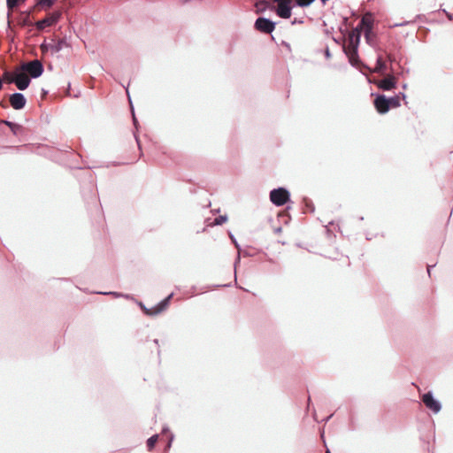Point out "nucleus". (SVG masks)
<instances>
[{"label":"nucleus","instance_id":"f257e3e1","mask_svg":"<svg viewBox=\"0 0 453 453\" xmlns=\"http://www.w3.org/2000/svg\"><path fill=\"white\" fill-rule=\"evenodd\" d=\"M361 38L359 35H354L351 33H348L347 37H345V42L343 43V52L349 59V63L356 68H358L360 65L365 67V69L370 70V68L362 64L359 56H358V47L360 44Z\"/></svg>","mask_w":453,"mask_h":453},{"label":"nucleus","instance_id":"f03ea898","mask_svg":"<svg viewBox=\"0 0 453 453\" xmlns=\"http://www.w3.org/2000/svg\"><path fill=\"white\" fill-rule=\"evenodd\" d=\"M361 25L365 27L364 35L365 42L368 45L374 44L375 35L373 34L374 18L373 14L370 12H365L361 18Z\"/></svg>","mask_w":453,"mask_h":453},{"label":"nucleus","instance_id":"7ed1b4c3","mask_svg":"<svg viewBox=\"0 0 453 453\" xmlns=\"http://www.w3.org/2000/svg\"><path fill=\"white\" fill-rule=\"evenodd\" d=\"M19 68L20 71L27 73L31 79L39 78L44 71L42 63L38 59L23 62L20 64Z\"/></svg>","mask_w":453,"mask_h":453},{"label":"nucleus","instance_id":"20e7f679","mask_svg":"<svg viewBox=\"0 0 453 453\" xmlns=\"http://www.w3.org/2000/svg\"><path fill=\"white\" fill-rule=\"evenodd\" d=\"M290 198V193L285 188H274L270 192V200L276 206L284 205Z\"/></svg>","mask_w":453,"mask_h":453},{"label":"nucleus","instance_id":"39448f33","mask_svg":"<svg viewBox=\"0 0 453 453\" xmlns=\"http://www.w3.org/2000/svg\"><path fill=\"white\" fill-rule=\"evenodd\" d=\"M62 16L61 11H54L48 14L44 19H42L35 23L37 30L42 31L47 27L56 25Z\"/></svg>","mask_w":453,"mask_h":453},{"label":"nucleus","instance_id":"423d86ee","mask_svg":"<svg viewBox=\"0 0 453 453\" xmlns=\"http://www.w3.org/2000/svg\"><path fill=\"white\" fill-rule=\"evenodd\" d=\"M12 82L15 84L19 90H25L28 88L31 82V78L18 67L13 72V79L12 80Z\"/></svg>","mask_w":453,"mask_h":453},{"label":"nucleus","instance_id":"0eeeda50","mask_svg":"<svg viewBox=\"0 0 453 453\" xmlns=\"http://www.w3.org/2000/svg\"><path fill=\"white\" fill-rule=\"evenodd\" d=\"M369 82L375 84L383 91H390L396 87V79L393 74H389L381 80H369Z\"/></svg>","mask_w":453,"mask_h":453},{"label":"nucleus","instance_id":"6e6552de","mask_svg":"<svg viewBox=\"0 0 453 453\" xmlns=\"http://www.w3.org/2000/svg\"><path fill=\"white\" fill-rule=\"evenodd\" d=\"M275 22L267 18L258 17L255 21L254 27L261 33L271 34L275 28Z\"/></svg>","mask_w":453,"mask_h":453},{"label":"nucleus","instance_id":"1a4fd4ad","mask_svg":"<svg viewBox=\"0 0 453 453\" xmlns=\"http://www.w3.org/2000/svg\"><path fill=\"white\" fill-rule=\"evenodd\" d=\"M422 402L427 409L435 414L441 410V403L434 397L432 392L425 393L422 396Z\"/></svg>","mask_w":453,"mask_h":453},{"label":"nucleus","instance_id":"9d476101","mask_svg":"<svg viewBox=\"0 0 453 453\" xmlns=\"http://www.w3.org/2000/svg\"><path fill=\"white\" fill-rule=\"evenodd\" d=\"M278 4L276 13L282 19H289L291 17V0H273Z\"/></svg>","mask_w":453,"mask_h":453},{"label":"nucleus","instance_id":"9b49d317","mask_svg":"<svg viewBox=\"0 0 453 453\" xmlns=\"http://www.w3.org/2000/svg\"><path fill=\"white\" fill-rule=\"evenodd\" d=\"M10 104L15 110H21L27 104V99L22 93L16 92L10 96Z\"/></svg>","mask_w":453,"mask_h":453},{"label":"nucleus","instance_id":"f8f14e48","mask_svg":"<svg viewBox=\"0 0 453 453\" xmlns=\"http://www.w3.org/2000/svg\"><path fill=\"white\" fill-rule=\"evenodd\" d=\"M173 296V293H171L168 296H166L164 300H162L160 303H158L155 307L152 309H145L147 315H157L166 309V307L169 304L170 300L172 299Z\"/></svg>","mask_w":453,"mask_h":453},{"label":"nucleus","instance_id":"ddd939ff","mask_svg":"<svg viewBox=\"0 0 453 453\" xmlns=\"http://www.w3.org/2000/svg\"><path fill=\"white\" fill-rule=\"evenodd\" d=\"M374 106L377 111L380 114H385L388 111V104L387 103V96L385 95H377L374 99Z\"/></svg>","mask_w":453,"mask_h":453},{"label":"nucleus","instance_id":"4468645a","mask_svg":"<svg viewBox=\"0 0 453 453\" xmlns=\"http://www.w3.org/2000/svg\"><path fill=\"white\" fill-rule=\"evenodd\" d=\"M403 97V99L406 97L404 93H400L399 95H396L395 96L387 97V103L388 104V111L391 108H397L401 105L400 104V98Z\"/></svg>","mask_w":453,"mask_h":453},{"label":"nucleus","instance_id":"2eb2a0df","mask_svg":"<svg viewBox=\"0 0 453 453\" xmlns=\"http://www.w3.org/2000/svg\"><path fill=\"white\" fill-rule=\"evenodd\" d=\"M388 69H389V67H388L387 64L382 59V57L378 56L376 60V66L373 69V72L384 74Z\"/></svg>","mask_w":453,"mask_h":453},{"label":"nucleus","instance_id":"dca6fc26","mask_svg":"<svg viewBox=\"0 0 453 453\" xmlns=\"http://www.w3.org/2000/svg\"><path fill=\"white\" fill-rule=\"evenodd\" d=\"M1 123L7 126L14 135H17L22 129L21 125L12 122L10 120L4 119L1 121Z\"/></svg>","mask_w":453,"mask_h":453},{"label":"nucleus","instance_id":"f3484780","mask_svg":"<svg viewBox=\"0 0 453 453\" xmlns=\"http://www.w3.org/2000/svg\"><path fill=\"white\" fill-rule=\"evenodd\" d=\"M58 0H37L35 6L42 9H49L54 5Z\"/></svg>","mask_w":453,"mask_h":453},{"label":"nucleus","instance_id":"a211bd4d","mask_svg":"<svg viewBox=\"0 0 453 453\" xmlns=\"http://www.w3.org/2000/svg\"><path fill=\"white\" fill-rule=\"evenodd\" d=\"M230 236V239L232 241V242L234 243V247L237 249L238 250V255H237V257L234 261V267H236L237 264L240 262L241 260V256H240V252H241V246L240 244L237 242V240L235 239L234 235L230 234H229Z\"/></svg>","mask_w":453,"mask_h":453},{"label":"nucleus","instance_id":"6ab92c4d","mask_svg":"<svg viewBox=\"0 0 453 453\" xmlns=\"http://www.w3.org/2000/svg\"><path fill=\"white\" fill-rule=\"evenodd\" d=\"M65 44V41L64 39H60L56 43L50 45V50L53 53H58L63 49Z\"/></svg>","mask_w":453,"mask_h":453},{"label":"nucleus","instance_id":"aec40b11","mask_svg":"<svg viewBox=\"0 0 453 453\" xmlns=\"http://www.w3.org/2000/svg\"><path fill=\"white\" fill-rule=\"evenodd\" d=\"M25 1L26 0H6V5L9 11H12Z\"/></svg>","mask_w":453,"mask_h":453},{"label":"nucleus","instance_id":"412c9836","mask_svg":"<svg viewBox=\"0 0 453 453\" xmlns=\"http://www.w3.org/2000/svg\"><path fill=\"white\" fill-rule=\"evenodd\" d=\"M157 439H158V435L154 434L147 440V447H148L149 450H151L155 447V445L157 441Z\"/></svg>","mask_w":453,"mask_h":453},{"label":"nucleus","instance_id":"4be33fe9","mask_svg":"<svg viewBox=\"0 0 453 453\" xmlns=\"http://www.w3.org/2000/svg\"><path fill=\"white\" fill-rule=\"evenodd\" d=\"M315 0H294L295 5L299 7H308L310 6Z\"/></svg>","mask_w":453,"mask_h":453},{"label":"nucleus","instance_id":"5701e85b","mask_svg":"<svg viewBox=\"0 0 453 453\" xmlns=\"http://www.w3.org/2000/svg\"><path fill=\"white\" fill-rule=\"evenodd\" d=\"M364 28H365V27L363 25H361V21H360L359 24L356 27H354L351 31H349V33H351L357 36L359 35V38H361V34L364 31Z\"/></svg>","mask_w":453,"mask_h":453},{"label":"nucleus","instance_id":"b1692460","mask_svg":"<svg viewBox=\"0 0 453 453\" xmlns=\"http://www.w3.org/2000/svg\"><path fill=\"white\" fill-rule=\"evenodd\" d=\"M99 294H102V295H111V296H113L115 297H125L127 299L130 298L129 295H125V294L119 293V292H100Z\"/></svg>","mask_w":453,"mask_h":453},{"label":"nucleus","instance_id":"393cba45","mask_svg":"<svg viewBox=\"0 0 453 453\" xmlns=\"http://www.w3.org/2000/svg\"><path fill=\"white\" fill-rule=\"evenodd\" d=\"M226 220H227V216L226 215H220V216L215 218L214 225L215 226L222 225L223 223L226 222Z\"/></svg>","mask_w":453,"mask_h":453},{"label":"nucleus","instance_id":"a878e982","mask_svg":"<svg viewBox=\"0 0 453 453\" xmlns=\"http://www.w3.org/2000/svg\"><path fill=\"white\" fill-rule=\"evenodd\" d=\"M333 40H334V42L336 44L342 45V48L343 49V43L345 42V36H343V37H342V38H335V37H333Z\"/></svg>","mask_w":453,"mask_h":453},{"label":"nucleus","instance_id":"bb28decb","mask_svg":"<svg viewBox=\"0 0 453 453\" xmlns=\"http://www.w3.org/2000/svg\"><path fill=\"white\" fill-rule=\"evenodd\" d=\"M387 58H388V60L390 62L389 70H390L391 72H393V66H392V64L395 61V57H394L392 54H390V53L387 55Z\"/></svg>","mask_w":453,"mask_h":453},{"label":"nucleus","instance_id":"cd10ccee","mask_svg":"<svg viewBox=\"0 0 453 453\" xmlns=\"http://www.w3.org/2000/svg\"><path fill=\"white\" fill-rule=\"evenodd\" d=\"M131 109H132V115H133V122H134V127H137L138 121L134 115V107L132 105H131Z\"/></svg>","mask_w":453,"mask_h":453},{"label":"nucleus","instance_id":"c85d7f7f","mask_svg":"<svg viewBox=\"0 0 453 453\" xmlns=\"http://www.w3.org/2000/svg\"><path fill=\"white\" fill-rule=\"evenodd\" d=\"M325 57L327 59L331 58V57H332L330 50H329L328 47H326V50H325Z\"/></svg>","mask_w":453,"mask_h":453},{"label":"nucleus","instance_id":"c756f323","mask_svg":"<svg viewBox=\"0 0 453 453\" xmlns=\"http://www.w3.org/2000/svg\"><path fill=\"white\" fill-rule=\"evenodd\" d=\"M50 45L51 44H47L45 42H43L42 45H41V49L42 51H45L47 50L48 49H50Z\"/></svg>","mask_w":453,"mask_h":453},{"label":"nucleus","instance_id":"7c9ffc66","mask_svg":"<svg viewBox=\"0 0 453 453\" xmlns=\"http://www.w3.org/2000/svg\"><path fill=\"white\" fill-rule=\"evenodd\" d=\"M297 23H303V20L297 19H294V20L292 21V24H297Z\"/></svg>","mask_w":453,"mask_h":453},{"label":"nucleus","instance_id":"2f4dec72","mask_svg":"<svg viewBox=\"0 0 453 453\" xmlns=\"http://www.w3.org/2000/svg\"><path fill=\"white\" fill-rule=\"evenodd\" d=\"M304 203L307 207L310 206V203H311V200H309L308 198H304Z\"/></svg>","mask_w":453,"mask_h":453},{"label":"nucleus","instance_id":"473e14b6","mask_svg":"<svg viewBox=\"0 0 453 453\" xmlns=\"http://www.w3.org/2000/svg\"><path fill=\"white\" fill-rule=\"evenodd\" d=\"M434 265H427V273L428 275L430 276V273H431V268L434 267Z\"/></svg>","mask_w":453,"mask_h":453},{"label":"nucleus","instance_id":"72a5a7b5","mask_svg":"<svg viewBox=\"0 0 453 453\" xmlns=\"http://www.w3.org/2000/svg\"><path fill=\"white\" fill-rule=\"evenodd\" d=\"M173 439V435L172 434V435H171V438H170V441H169V442H168V444H167V447H168V448H170V447H171V444H172Z\"/></svg>","mask_w":453,"mask_h":453},{"label":"nucleus","instance_id":"f704fd0d","mask_svg":"<svg viewBox=\"0 0 453 453\" xmlns=\"http://www.w3.org/2000/svg\"><path fill=\"white\" fill-rule=\"evenodd\" d=\"M139 305L144 311V312L146 313V310L145 309H147V308L144 306V304L142 303H140Z\"/></svg>","mask_w":453,"mask_h":453},{"label":"nucleus","instance_id":"c9c22d12","mask_svg":"<svg viewBox=\"0 0 453 453\" xmlns=\"http://www.w3.org/2000/svg\"><path fill=\"white\" fill-rule=\"evenodd\" d=\"M408 24V22H404V23H400V24H395V27H402V26H404Z\"/></svg>","mask_w":453,"mask_h":453},{"label":"nucleus","instance_id":"e433bc0d","mask_svg":"<svg viewBox=\"0 0 453 453\" xmlns=\"http://www.w3.org/2000/svg\"><path fill=\"white\" fill-rule=\"evenodd\" d=\"M340 31H341V33H342V34H343L344 35H345V34H346V32H347L346 30H342V28L340 29Z\"/></svg>","mask_w":453,"mask_h":453},{"label":"nucleus","instance_id":"4c0bfd02","mask_svg":"<svg viewBox=\"0 0 453 453\" xmlns=\"http://www.w3.org/2000/svg\"><path fill=\"white\" fill-rule=\"evenodd\" d=\"M3 88V81L0 79V90L2 89Z\"/></svg>","mask_w":453,"mask_h":453},{"label":"nucleus","instance_id":"58836bf2","mask_svg":"<svg viewBox=\"0 0 453 453\" xmlns=\"http://www.w3.org/2000/svg\"><path fill=\"white\" fill-rule=\"evenodd\" d=\"M135 139H136V142L138 143V146L140 147V142H139V140L138 138L135 136Z\"/></svg>","mask_w":453,"mask_h":453},{"label":"nucleus","instance_id":"ea45409f","mask_svg":"<svg viewBox=\"0 0 453 453\" xmlns=\"http://www.w3.org/2000/svg\"><path fill=\"white\" fill-rule=\"evenodd\" d=\"M154 342H155L156 344H158V340H157V339H155V340H154Z\"/></svg>","mask_w":453,"mask_h":453},{"label":"nucleus","instance_id":"a19ab883","mask_svg":"<svg viewBox=\"0 0 453 453\" xmlns=\"http://www.w3.org/2000/svg\"><path fill=\"white\" fill-rule=\"evenodd\" d=\"M310 403H311V398L309 397L308 398V406L310 405Z\"/></svg>","mask_w":453,"mask_h":453},{"label":"nucleus","instance_id":"79ce46f5","mask_svg":"<svg viewBox=\"0 0 453 453\" xmlns=\"http://www.w3.org/2000/svg\"><path fill=\"white\" fill-rule=\"evenodd\" d=\"M447 16L449 17V19H451L450 14L447 13Z\"/></svg>","mask_w":453,"mask_h":453},{"label":"nucleus","instance_id":"37998d69","mask_svg":"<svg viewBox=\"0 0 453 453\" xmlns=\"http://www.w3.org/2000/svg\"><path fill=\"white\" fill-rule=\"evenodd\" d=\"M330 418H331V416L327 417V418H326V421H327V420H329V419H330Z\"/></svg>","mask_w":453,"mask_h":453},{"label":"nucleus","instance_id":"c03bdc74","mask_svg":"<svg viewBox=\"0 0 453 453\" xmlns=\"http://www.w3.org/2000/svg\"><path fill=\"white\" fill-rule=\"evenodd\" d=\"M127 96H129V91L127 89ZM130 98V96H128Z\"/></svg>","mask_w":453,"mask_h":453},{"label":"nucleus","instance_id":"a18cd8bd","mask_svg":"<svg viewBox=\"0 0 453 453\" xmlns=\"http://www.w3.org/2000/svg\"><path fill=\"white\" fill-rule=\"evenodd\" d=\"M326 453H331V452H330V450L327 449H326Z\"/></svg>","mask_w":453,"mask_h":453}]
</instances>
